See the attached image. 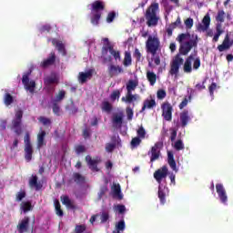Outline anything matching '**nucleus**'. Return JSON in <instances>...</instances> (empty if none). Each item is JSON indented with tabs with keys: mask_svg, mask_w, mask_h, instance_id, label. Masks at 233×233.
<instances>
[{
	"mask_svg": "<svg viewBox=\"0 0 233 233\" xmlns=\"http://www.w3.org/2000/svg\"><path fill=\"white\" fill-rule=\"evenodd\" d=\"M146 50L147 54H151L153 56L152 61H154L155 65L159 66V65H161V58L159 56H156V54L161 51V41L157 35H148L147 40L146 41Z\"/></svg>",
	"mask_w": 233,
	"mask_h": 233,
	"instance_id": "obj_1",
	"label": "nucleus"
},
{
	"mask_svg": "<svg viewBox=\"0 0 233 233\" xmlns=\"http://www.w3.org/2000/svg\"><path fill=\"white\" fill-rule=\"evenodd\" d=\"M89 6L91 10V23L95 26H97V25H99L101 15H103V12L105 8H106V4L103 0H96L93 3H91Z\"/></svg>",
	"mask_w": 233,
	"mask_h": 233,
	"instance_id": "obj_2",
	"label": "nucleus"
},
{
	"mask_svg": "<svg viewBox=\"0 0 233 233\" xmlns=\"http://www.w3.org/2000/svg\"><path fill=\"white\" fill-rule=\"evenodd\" d=\"M159 12V4L152 3L146 10L145 17L147 20V25L149 27L157 26L159 23V17L157 16Z\"/></svg>",
	"mask_w": 233,
	"mask_h": 233,
	"instance_id": "obj_3",
	"label": "nucleus"
},
{
	"mask_svg": "<svg viewBox=\"0 0 233 233\" xmlns=\"http://www.w3.org/2000/svg\"><path fill=\"white\" fill-rule=\"evenodd\" d=\"M105 46L102 47V57H103V63H110L112 61V56H106V55L111 54L113 57L117 61V51L114 50V46L110 44L108 41V38L103 39Z\"/></svg>",
	"mask_w": 233,
	"mask_h": 233,
	"instance_id": "obj_4",
	"label": "nucleus"
},
{
	"mask_svg": "<svg viewBox=\"0 0 233 233\" xmlns=\"http://www.w3.org/2000/svg\"><path fill=\"white\" fill-rule=\"evenodd\" d=\"M191 40L186 41L180 44L179 54L180 56H188V53L192 48H198V35H193Z\"/></svg>",
	"mask_w": 233,
	"mask_h": 233,
	"instance_id": "obj_5",
	"label": "nucleus"
},
{
	"mask_svg": "<svg viewBox=\"0 0 233 233\" xmlns=\"http://www.w3.org/2000/svg\"><path fill=\"white\" fill-rule=\"evenodd\" d=\"M12 129L16 136L23 134V110H17L15 118L12 120Z\"/></svg>",
	"mask_w": 233,
	"mask_h": 233,
	"instance_id": "obj_6",
	"label": "nucleus"
},
{
	"mask_svg": "<svg viewBox=\"0 0 233 233\" xmlns=\"http://www.w3.org/2000/svg\"><path fill=\"white\" fill-rule=\"evenodd\" d=\"M183 63H185L183 57H181L179 54L176 55L170 64L169 75L177 77V74H179V68Z\"/></svg>",
	"mask_w": 233,
	"mask_h": 233,
	"instance_id": "obj_7",
	"label": "nucleus"
},
{
	"mask_svg": "<svg viewBox=\"0 0 233 233\" xmlns=\"http://www.w3.org/2000/svg\"><path fill=\"white\" fill-rule=\"evenodd\" d=\"M210 28V15H206L202 19V24H198V32H206V35L208 37L214 36V31Z\"/></svg>",
	"mask_w": 233,
	"mask_h": 233,
	"instance_id": "obj_8",
	"label": "nucleus"
},
{
	"mask_svg": "<svg viewBox=\"0 0 233 233\" xmlns=\"http://www.w3.org/2000/svg\"><path fill=\"white\" fill-rule=\"evenodd\" d=\"M30 74H32V71H29L26 74L23 75L22 83H23L25 88L28 92H30V94H34V90L35 88V81H34V80L30 81Z\"/></svg>",
	"mask_w": 233,
	"mask_h": 233,
	"instance_id": "obj_9",
	"label": "nucleus"
},
{
	"mask_svg": "<svg viewBox=\"0 0 233 233\" xmlns=\"http://www.w3.org/2000/svg\"><path fill=\"white\" fill-rule=\"evenodd\" d=\"M162 117L165 121H172V112H174V107L169 102H164L161 105Z\"/></svg>",
	"mask_w": 233,
	"mask_h": 233,
	"instance_id": "obj_10",
	"label": "nucleus"
},
{
	"mask_svg": "<svg viewBox=\"0 0 233 233\" xmlns=\"http://www.w3.org/2000/svg\"><path fill=\"white\" fill-rule=\"evenodd\" d=\"M163 148V142L155 143L154 147H151V151L148 152V155L151 154L150 162L154 163L157 159H159L161 156V149Z\"/></svg>",
	"mask_w": 233,
	"mask_h": 233,
	"instance_id": "obj_11",
	"label": "nucleus"
},
{
	"mask_svg": "<svg viewBox=\"0 0 233 233\" xmlns=\"http://www.w3.org/2000/svg\"><path fill=\"white\" fill-rule=\"evenodd\" d=\"M153 176L156 181L159 185H162L161 182L163 179H167V176H168V167L167 166H163L162 167L157 169Z\"/></svg>",
	"mask_w": 233,
	"mask_h": 233,
	"instance_id": "obj_12",
	"label": "nucleus"
},
{
	"mask_svg": "<svg viewBox=\"0 0 233 233\" xmlns=\"http://www.w3.org/2000/svg\"><path fill=\"white\" fill-rule=\"evenodd\" d=\"M51 41L53 46L56 48V50L59 52V54H62V56H66V47L65 46V43L63 41L57 39V38H52Z\"/></svg>",
	"mask_w": 233,
	"mask_h": 233,
	"instance_id": "obj_13",
	"label": "nucleus"
},
{
	"mask_svg": "<svg viewBox=\"0 0 233 233\" xmlns=\"http://www.w3.org/2000/svg\"><path fill=\"white\" fill-rule=\"evenodd\" d=\"M167 194H168V187L160 184L158 186L157 196L161 205H165L167 203Z\"/></svg>",
	"mask_w": 233,
	"mask_h": 233,
	"instance_id": "obj_14",
	"label": "nucleus"
},
{
	"mask_svg": "<svg viewBox=\"0 0 233 233\" xmlns=\"http://www.w3.org/2000/svg\"><path fill=\"white\" fill-rule=\"evenodd\" d=\"M216 189L221 203H227V201H228V198L227 197V191L225 190L223 184H217Z\"/></svg>",
	"mask_w": 233,
	"mask_h": 233,
	"instance_id": "obj_15",
	"label": "nucleus"
},
{
	"mask_svg": "<svg viewBox=\"0 0 233 233\" xmlns=\"http://www.w3.org/2000/svg\"><path fill=\"white\" fill-rule=\"evenodd\" d=\"M139 95H133L132 92H127L126 96L121 98L123 103H127V105H132V103L136 101H139Z\"/></svg>",
	"mask_w": 233,
	"mask_h": 233,
	"instance_id": "obj_16",
	"label": "nucleus"
},
{
	"mask_svg": "<svg viewBox=\"0 0 233 233\" xmlns=\"http://www.w3.org/2000/svg\"><path fill=\"white\" fill-rule=\"evenodd\" d=\"M232 45L233 42L230 41V36L228 35V34H227L222 44L218 46V52H225V50H228V48H230Z\"/></svg>",
	"mask_w": 233,
	"mask_h": 233,
	"instance_id": "obj_17",
	"label": "nucleus"
},
{
	"mask_svg": "<svg viewBox=\"0 0 233 233\" xmlns=\"http://www.w3.org/2000/svg\"><path fill=\"white\" fill-rule=\"evenodd\" d=\"M30 225V218L25 217L17 225V230L19 233L27 232Z\"/></svg>",
	"mask_w": 233,
	"mask_h": 233,
	"instance_id": "obj_18",
	"label": "nucleus"
},
{
	"mask_svg": "<svg viewBox=\"0 0 233 233\" xmlns=\"http://www.w3.org/2000/svg\"><path fill=\"white\" fill-rule=\"evenodd\" d=\"M56 53L51 52L49 57L41 62V68H48V66H52L56 63Z\"/></svg>",
	"mask_w": 233,
	"mask_h": 233,
	"instance_id": "obj_19",
	"label": "nucleus"
},
{
	"mask_svg": "<svg viewBox=\"0 0 233 233\" xmlns=\"http://www.w3.org/2000/svg\"><path fill=\"white\" fill-rule=\"evenodd\" d=\"M192 61H194V55H190L186 58L183 66L185 74H192Z\"/></svg>",
	"mask_w": 233,
	"mask_h": 233,
	"instance_id": "obj_20",
	"label": "nucleus"
},
{
	"mask_svg": "<svg viewBox=\"0 0 233 233\" xmlns=\"http://www.w3.org/2000/svg\"><path fill=\"white\" fill-rule=\"evenodd\" d=\"M190 119L192 118L190 117V113L188 110H184L180 113V123L183 128H185V127L190 123Z\"/></svg>",
	"mask_w": 233,
	"mask_h": 233,
	"instance_id": "obj_21",
	"label": "nucleus"
},
{
	"mask_svg": "<svg viewBox=\"0 0 233 233\" xmlns=\"http://www.w3.org/2000/svg\"><path fill=\"white\" fill-rule=\"evenodd\" d=\"M92 76H94V70L89 69L87 72H80L78 74V81L79 83H86L87 79H92Z\"/></svg>",
	"mask_w": 233,
	"mask_h": 233,
	"instance_id": "obj_22",
	"label": "nucleus"
},
{
	"mask_svg": "<svg viewBox=\"0 0 233 233\" xmlns=\"http://www.w3.org/2000/svg\"><path fill=\"white\" fill-rule=\"evenodd\" d=\"M86 161L92 172H99V168L97 167V163H99V161L93 159L90 155L86 157Z\"/></svg>",
	"mask_w": 233,
	"mask_h": 233,
	"instance_id": "obj_23",
	"label": "nucleus"
},
{
	"mask_svg": "<svg viewBox=\"0 0 233 233\" xmlns=\"http://www.w3.org/2000/svg\"><path fill=\"white\" fill-rule=\"evenodd\" d=\"M45 137H46V131L43 130L41 127L39 133L37 134V148H42V147L46 145V142H45Z\"/></svg>",
	"mask_w": 233,
	"mask_h": 233,
	"instance_id": "obj_24",
	"label": "nucleus"
},
{
	"mask_svg": "<svg viewBox=\"0 0 233 233\" xmlns=\"http://www.w3.org/2000/svg\"><path fill=\"white\" fill-rule=\"evenodd\" d=\"M167 163L174 172H177V164L176 159H174V153L172 151L167 152Z\"/></svg>",
	"mask_w": 233,
	"mask_h": 233,
	"instance_id": "obj_25",
	"label": "nucleus"
},
{
	"mask_svg": "<svg viewBox=\"0 0 233 233\" xmlns=\"http://www.w3.org/2000/svg\"><path fill=\"white\" fill-rule=\"evenodd\" d=\"M154 106H156V99H154V98L148 99L147 98V99L144 100L141 112H145V110H147V108H148L150 110V109L154 108Z\"/></svg>",
	"mask_w": 233,
	"mask_h": 233,
	"instance_id": "obj_26",
	"label": "nucleus"
},
{
	"mask_svg": "<svg viewBox=\"0 0 233 233\" xmlns=\"http://www.w3.org/2000/svg\"><path fill=\"white\" fill-rule=\"evenodd\" d=\"M101 110L102 112H106V114H111L114 110V106L106 100L101 103Z\"/></svg>",
	"mask_w": 233,
	"mask_h": 233,
	"instance_id": "obj_27",
	"label": "nucleus"
},
{
	"mask_svg": "<svg viewBox=\"0 0 233 233\" xmlns=\"http://www.w3.org/2000/svg\"><path fill=\"white\" fill-rule=\"evenodd\" d=\"M86 180V178L85 176L81 175V173H73V181L76 183V185H85Z\"/></svg>",
	"mask_w": 233,
	"mask_h": 233,
	"instance_id": "obj_28",
	"label": "nucleus"
},
{
	"mask_svg": "<svg viewBox=\"0 0 233 233\" xmlns=\"http://www.w3.org/2000/svg\"><path fill=\"white\" fill-rule=\"evenodd\" d=\"M29 186L34 187L35 190H41L43 188V184L37 181V176H33L30 178Z\"/></svg>",
	"mask_w": 233,
	"mask_h": 233,
	"instance_id": "obj_29",
	"label": "nucleus"
},
{
	"mask_svg": "<svg viewBox=\"0 0 233 233\" xmlns=\"http://www.w3.org/2000/svg\"><path fill=\"white\" fill-rule=\"evenodd\" d=\"M25 157L27 162L32 161V156L34 154V147L32 146H25Z\"/></svg>",
	"mask_w": 233,
	"mask_h": 233,
	"instance_id": "obj_30",
	"label": "nucleus"
},
{
	"mask_svg": "<svg viewBox=\"0 0 233 233\" xmlns=\"http://www.w3.org/2000/svg\"><path fill=\"white\" fill-rule=\"evenodd\" d=\"M20 208L21 210H23L24 214H26V212H30V210H33L34 207L32 206V202L24 201L20 204Z\"/></svg>",
	"mask_w": 233,
	"mask_h": 233,
	"instance_id": "obj_31",
	"label": "nucleus"
},
{
	"mask_svg": "<svg viewBox=\"0 0 233 233\" xmlns=\"http://www.w3.org/2000/svg\"><path fill=\"white\" fill-rule=\"evenodd\" d=\"M139 82L137 80H128L127 84V92H134L137 88Z\"/></svg>",
	"mask_w": 233,
	"mask_h": 233,
	"instance_id": "obj_32",
	"label": "nucleus"
},
{
	"mask_svg": "<svg viewBox=\"0 0 233 233\" xmlns=\"http://www.w3.org/2000/svg\"><path fill=\"white\" fill-rule=\"evenodd\" d=\"M123 65L124 66L127 67V66H132V55L130 54V52L126 51L125 52V56H124V60H123Z\"/></svg>",
	"mask_w": 233,
	"mask_h": 233,
	"instance_id": "obj_33",
	"label": "nucleus"
},
{
	"mask_svg": "<svg viewBox=\"0 0 233 233\" xmlns=\"http://www.w3.org/2000/svg\"><path fill=\"white\" fill-rule=\"evenodd\" d=\"M221 24H217L216 25V34L213 36V43H218V41H219V36L221 35V34H223V29H221Z\"/></svg>",
	"mask_w": 233,
	"mask_h": 233,
	"instance_id": "obj_34",
	"label": "nucleus"
},
{
	"mask_svg": "<svg viewBox=\"0 0 233 233\" xmlns=\"http://www.w3.org/2000/svg\"><path fill=\"white\" fill-rule=\"evenodd\" d=\"M147 78L151 86H154L156 85V81H157V76H156L154 72L147 71Z\"/></svg>",
	"mask_w": 233,
	"mask_h": 233,
	"instance_id": "obj_35",
	"label": "nucleus"
},
{
	"mask_svg": "<svg viewBox=\"0 0 233 233\" xmlns=\"http://www.w3.org/2000/svg\"><path fill=\"white\" fill-rule=\"evenodd\" d=\"M141 143H142V138H140L139 137H135L131 139L130 147L132 148V150H134V148H137V147H139Z\"/></svg>",
	"mask_w": 233,
	"mask_h": 233,
	"instance_id": "obj_36",
	"label": "nucleus"
},
{
	"mask_svg": "<svg viewBox=\"0 0 233 233\" xmlns=\"http://www.w3.org/2000/svg\"><path fill=\"white\" fill-rule=\"evenodd\" d=\"M108 64H109L108 74H109L110 77H114V76H116V74H117V66L113 65L112 61L108 62ZM108 64L107 63H104V65H108Z\"/></svg>",
	"mask_w": 233,
	"mask_h": 233,
	"instance_id": "obj_37",
	"label": "nucleus"
},
{
	"mask_svg": "<svg viewBox=\"0 0 233 233\" xmlns=\"http://www.w3.org/2000/svg\"><path fill=\"white\" fill-rule=\"evenodd\" d=\"M4 103L5 106H10L14 103V96L10 93H5L4 96Z\"/></svg>",
	"mask_w": 233,
	"mask_h": 233,
	"instance_id": "obj_38",
	"label": "nucleus"
},
{
	"mask_svg": "<svg viewBox=\"0 0 233 233\" xmlns=\"http://www.w3.org/2000/svg\"><path fill=\"white\" fill-rule=\"evenodd\" d=\"M63 205H66L68 208H76V206L72 203V200H70V198L68 196L61 197Z\"/></svg>",
	"mask_w": 233,
	"mask_h": 233,
	"instance_id": "obj_39",
	"label": "nucleus"
},
{
	"mask_svg": "<svg viewBox=\"0 0 233 233\" xmlns=\"http://www.w3.org/2000/svg\"><path fill=\"white\" fill-rule=\"evenodd\" d=\"M45 85H54L59 83V79H57V76H47L44 79Z\"/></svg>",
	"mask_w": 233,
	"mask_h": 233,
	"instance_id": "obj_40",
	"label": "nucleus"
},
{
	"mask_svg": "<svg viewBox=\"0 0 233 233\" xmlns=\"http://www.w3.org/2000/svg\"><path fill=\"white\" fill-rule=\"evenodd\" d=\"M187 39H190V33H182L177 37V41H178L180 45L183 44L184 41H187Z\"/></svg>",
	"mask_w": 233,
	"mask_h": 233,
	"instance_id": "obj_41",
	"label": "nucleus"
},
{
	"mask_svg": "<svg viewBox=\"0 0 233 233\" xmlns=\"http://www.w3.org/2000/svg\"><path fill=\"white\" fill-rule=\"evenodd\" d=\"M173 147L175 148V150H177V152H179L180 150H185V144H183V140L181 139H177Z\"/></svg>",
	"mask_w": 233,
	"mask_h": 233,
	"instance_id": "obj_42",
	"label": "nucleus"
},
{
	"mask_svg": "<svg viewBox=\"0 0 233 233\" xmlns=\"http://www.w3.org/2000/svg\"><path fill=\"white\" fill-rule=\"evenodd\" d=\"M55 208H56V216L63 218L64 213H63V209H61V203H59V200H55Z\"/></svg>",
	"mask_w": 233,
	"mask_h": 233,
	"instance_id": "obj_43",
	"label": "nucleus"
},
{
	"mask_svg": "<svg viewBox=\"0 0 233 233\" xmlns=\"http://www.w3.org/2000/svg\"><path fill=\"white\" fill-rule=\"evenodd\" d=\"M137 136L140 139H145V137H147V130H145V127H143V126L138 127V129L137 130Z\"/></svg>",
	"mask_w": 233,
	"mask_h": 233,
	"instance_id": "obj_44",
	"label": "nucleus"
},
{
	"mask_svg": "<svg viewBox=\"0 0 233 233\" xmlns=\"http://www.w3.org/2000/svg\"><path fill=\"white\" fill-rule=\"evenodd\" d=\"M38 121L39 123H42L44 127H50V125H52V120L46 116H40Z\"/></svg>",
	"mask_w": 233,
	"mask_h": 233,
	"instance_id": "obj_45",
	"label": "nucleus"
},
{
	"mask_svg": "<svg viewBox=\"0 0 233 233\" xmlns=\"http://www.w3.org/2000/svg\"><path fill=\"white\" fill-rule=\"evenodd\" d=\"M66 96V92L65 90H60L58 94L56 96V99L53 101H56V103H59L65 99V96Z\"/></svg>",
	"mask_w": 233,
	"mask_h": 233,
	"instance_id": "obj_46",
	"label": "nucleus"
},
{
	"mask_svg": "<svg viewBox=\"0 0 233 233\" xmlns=\"http://www.w3.org/2000/svg\"><path fill=\"white\" fill-rule=\"evenodd\" d=\"M53 105V113L56 116H61V107L59 106V104L56 101H52Z\"/></svg>",
	"mask_w": 233,
	"mask_h": 233,
	"instance_id": "obj_47",
	"label": "nucleus"
},
{
	"mask_svg": "<svg viewBox=\"0 0 233 233\" xmlns=\"http://www.w3.org/2000/svg\"><path fill=\"white\" fill-rule=\"evenodd\" d=\"M216 21L218 23H225V11L221 10L218 12Z\"/></svg>",
	"mask_w": 233,
	"mask_h": 233,
	"instance_id": "obj_48",
	"label": "nucleus"
},
{
	"mask_svg": "<svg viewBox=\"0 0 233 233\" xmlns=\"http://www.w3.org/2000/svg\"><path fill=\"white\" fill-rule=\"evenodd\" d=\"M25 198H26V191L20 190L18 193H16L15 201H18V202L23 201Z\"/></svg>",
	"mask_w": 233,
	"mask_h": 233,
	"instance_id": "obj_49",
	"label": "nucleus"
},
{
	"mask_svg": "<svg viewBox=\"0 0 233 233\" xmlns=\"http://www.w3.org/2000/svg\"><path fill=\"white\" fill-rule=\"evenodd\" d=\"M126 116L127 117V121H132V119H134V110L131 109L130 106L126 108Z\"/></svg>",
	"mask_w": 233,
	"mask_h": 233,
	"instance_id": "obj_50",
	"label": "nucleus"
},
{
	"mask_svg": "<svg viewBox=\"0 0 233 233\" xmlns=\"http://www.w3.org/2000/svg\"><path fill=\"white\" fill-rule=\"evenodd\" d=\"M126 212H127V207H125V205H123V204H118L117 205V214H120V216H122V218H125Z\"/></svg>",
	"mask_w": 233,
	"mask_h": 233,
	"instance_id": "obj_51",
	"label": "nucleus"
},
{
	"mask_svg": "<svg viewBox=\"0 0 233 233\" xmlns=\"http://www.w3.org/2000/svg\"><path fill=\"white\" fill-rule=\"evenodd\" d=\"M124 117H125V113H123V111H119L117 113V128L122 127Z\"/></svg>",
	"mask_w": 233,
	"mask_h": 233,
	"instance_id": "obj_52",
	"label": "nucleus"
},
{
	"mask_svg": "<svg viewBox=\"0 0 233 233\" xmlns=\"http://www.w3.org/2000/svg\"><path fill=\"white\" fill-rule=\"evenodd\" d=\"M75 152L79 156V154L86 152V147L83 145H77L75 147Z\"/></svg>",
	"mask_w": 233,
	"mask_h": 233,
	"instance_id": "obj_53",
	"label": "nucleus"
},
{
	"mask_svg": "<svg viewBox=\"0 0 233 233\" xmlns=\"http://www.w3.org/2000/svg\"><path fill=\"white\" fill-rule=\"evenodd\" d=\"M125 227V219L122 218V219L117 222V233L123 232Z\"/></svg>",
	"mask_w": 233,
	"mask_h": 233,
	"instance_id": "obj_54",
	"label": "nucleus"
},
{
	"mask_svg": "<svg viewBox=\"0 0 233 233\" xmlns=\"http://www.w3.org/2000/svg\"><path fill=\"white\" fill-rule=\"evenodd\" d=\"M111 196L114 199L117 198V183H113V187H111Z\"/></svg>",
	"mask_w": 233,
	"mask_h": 233,
	"instance_id": "obj_55",
	"label": "nucleus"
},
{
	"mask_svg": "<svg viewBox=\"0 0 233 233\" xmlns=\"http://www.w3.org/2000/svg\"><path fill=\"white\" fill-rule=\"evenodd\" d=\"M112 123H113V132H116V130H117V113L113 114Z\"/></svg>",
	"mask_w": 233,
	"mask_h": 233,
	"instance_id": "obj_56",
	"label": "nucleus"
},
{
	"mask_svg": "<svg viewBox=\"0 0 233 233\" xmlns=\"http://www.w3.org/2000/svg\"><path fill=\"white\" fill-rule=\"evenodd\" d=\"M25 147H32V142L30 141V133L26 132L24 137Z\"/></svg>",
	"mask_w": 233,
	"mask_h": 233,
	"instance_id": "obj_57",
	"label": "nucleus"
},
{
	"mask_svg": "<svg viewBox=\"0 0 233 233\" xmlns=\"http://www.w3.org/2000/svg\"><path fill=\"white\" fill-rule=\"evenodd\" d=\"M157 99H165L167 97V91L165 89H159L157 92Z\"/></svg>",
	"mask_w": 233,
	"mask_h": 233,
	"instance_id": "obj_58",
	"label": "nucleus"
},
{
	"mask_svg": "<svg viewBox=\"0 0 233 233\" xmlns=\"http://www.w3.org/2000/svg\"><path fill=\"white\" fill-rule=\"evenodd\" d=\"M184 24L186 25V28L187 30H190V28H192V26H194V19L187 18V19L185 20Z\"/></svg>",
	"mask_w": 233,
	"mask_h": 233,
	"instance_id": "obj_59",
	"label": "nucleus"
},
{
	"mask_svg": "<svg viewBox=\"0 0 233 233\" xmlns=\"http://www.w3.org/2000/svg\"><path fill=\"white\" fill-rule=\"evenodd\" d=\"M201 66V58L197 57L193 59V68L194 70H198Z\"/></svg>",
	"mask_w": 233,
	"mask_h": 233,
	"instance_id": "obj_60",
	"label": "nucleus"
},
{
	"mask_svg": "<svg viewBox=\"0 0 233 233\" xmlns=\"http://www.w3.org/2000/svg\"><path fill=\"white\" fill-rule=\"evenodd\" d=\"M110 218V216L108 215V213L106 212H103L100 215V223H106V221H108V219Z\"/></svg>",
	"mask_w": 233,
	"mask_h": 233,
	"instance_id": "obj_61",
	"label": "nucleus"
},
{
	"mask_svg": "<svg viewBox=\"0 0 233 233\" xmlns=\"http://www.w3.org/2000/svg\"><path fill=\"white\" fill-rule=\"evenodd\" d=\"M143 56V55H141V52L139 51V49L136 48L134 53H133V57H135V59L139 62L141 61V57Z\"/></svg>",
	"mask_w": 233,
	"mask_h": 233,
	"instance_id": "obj_62",
	"label": "nucleus"
},
{
	"mask_svg": "<svg viewBox=\"0 0 233 233\" xmlns=\"http://www.w3.org/2000/svg\"><path fill=\"white\" fill-rule=\"evenodd\" d=\"M116 143H107L106 144V150L107 152H114L116 149Z\"/></svg>",
	"mask_w": 233,
	"mask_h": 233,
	"instance_id": "obj_63",
	"label": "nucleus"
},
{
	"mask_svg": "<svg viewBox=\"0 0 233 233\" xmlns=\"http://www.w3.org/2000/svg\"><path fill=\"white\" fill-rule=\"evenodd\" d=\"M69 114H77V112H79V109L77 108V106H76V105H74V102L71 103V105L69 106Z\"/></svg>",
	"mask_w": 233,
	"mask_h": 233,
	"instance_id": "obj_64",
	"label": "nucleus"
}]
</instances>
